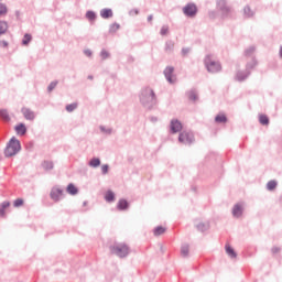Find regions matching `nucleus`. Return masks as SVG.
<instances>
[{"instance_id":"43","label":"nucleus","mask_w":282,"mask_h":282,"mask_svg":"<svg viewBox=\"0 0 282 282\" xmlns=\"http://www.w3.org/2000/svg\"><path fill=\"white\" fill-rule=\"evenodd\" d=\"M148 21H153V15H149Z\"/></svg>"},{"instance_id":"25","label":"nucleus","mask_w":282,"mask_h":282,"mask_svg":"<svg viewBox=\"0 0 282 282\" xmlns=\"http://www.w3.org/2000/svg\"><path fill=\"white\" fill-rule=\"evenodd\" d=\"M78 107V104H69L66 106V111H68V113H72V111H75Z\"/></svg>"},{"instance_id":"9","label":"nucleus","mask_w":282,"mask_h":282,"mask_svg":"<svg viewBox=\"0 0 282 282\" xmlns=\"http://www.w3.org/2000/svg\"><path fill=\"white\" fill-rule=\"evenodd\" d=\"M171 129H172L173 133H177V132L182 131V123L177 120H172Z\"/></svg>"},{"instance_id":"46","label":"nucleus","mask_w":282,"mask_h":282,"mask_svg":"<svg viewBox=\"0 0 282 282\" xmlns=\"http://www.w3.org/2000/svg\"><path fill=\"white\" fill-rule=\"evenodd\" d=\"M188 52V50H183V54H186Z\"/></svg>"},{"instance_id":"34","label":"nucleus","mask_w":282,"mask_h":282,"mask_svg":"<svg viewBox=\"0 0 282 282\" xmlns=\"http://www.w3.org/2000/svg\"><path fill=\"white\" fill-rule=\"evenodd\" d=\"M187 97L189 100H197V93L192 90V91L187 93Z\"/></svg>"},{"instance_id":"38","label":"nucleus","mask_w":282,"mask_h":282,"mask_svg":"<svg viewBox=\"0 0 282 282\" xmlns=\"http://www.w3.org/2000/svg\"><path fill=\"white\" fill-rule=\"evenodd\" d=\"M56 85H58L57 82H52L50 85H48V91H52L53 89L56 88Z\"/></svg>"},{"instance_id":"35","label":"nucleus","mask_w":282,"mask_h":282,"mask_svg":"<svg viewBox=\"0 0 282 282\" xmlns=\"http://www.w3.org/2000/svg\"><path fill=\"white\" fill-rule=\"evenodd\" d=\"M13 206H15V208H19V206H23V199L22 198H18L14 200Z\"/></svg>"},{"instance_id":"1","label":"nucleus","mask_w":282,"mask_h":282,"mask_svg":"<svg viewBox=\"0 0 282 282\" xmlns=\"http://www.w3.org/2000/svg\"><path fill=\"white\" fill-rule=\"evenodd\" d=\"M19 151H21V141L12 137L4 149V155L6 158H12L17 155Z\"/></svg>"},{"instance_id":"17","label":"nucleus","mask_w":282,"mask_h":282,"mask_svg":"<svg viewBox=\"0 0 282 282\" xmlns=\"http://www.w3.org/2000/svg\"><path fill=\"white\" fill-rule=\"evenodd\" d=\"M100 17H102V19H110V17H113V12L111 9H104L100 12Z\"/></svg>"},{"instance_id":"30","label":"nucleus","mask_w":282,"mask_h":282,"mask_svg":"<svg viewBox=\"0 0 282 282\" xmlns=\"http://www.w3.org/2000/svg\"><path fill=\"white\" fill-rule=\"evenodd\" d=\"M30 41H32V35L30 34H25L23 40H22V44L23 45H29L30 44Z\"/></svg>"},{"instance_id":"13","label":"nucleus","mask_w":282,"mask_h":282,"mask_svg":"<svg viewBox=\"0 0 282 282\" xmlns=\"http://www.w3.org/2000/svg\"><path fill=\"white\" fill-rule=\"evenodd\" d=\"M164 232H166V227H164V226H158L153 230L154 237H160V236L164 235Z\"/></svg>"},{"instance_id":"36","label":"nucleus","mask_w":282,"mask_h":282,"mask_svg":"<svg viewBox=\"0 0 282 282\" xmlns=\"http://www.w3.org/2000/svg\"><path fill=\"white\" fill-rule=\"evenodd\" d=\"M100 56L102 61H106V58H109V52H107L106 50H102L100 53Z\"/></svg>"},{"instance_id":"41","label":"nucleus","mask_w":282,"mask_h":282,"mask_svg":"<svg viewBox=\"0 0 282 282\" xmlns=\"http://www.w3.org/2000/svg\"><path fill=\"white\" fill-rule=\"evenodd\" d=\"M0 47H8V42L1 41L0 42Z\"/></svg>"},{"instance_id":"2","label":"nucleus","mask_w":282,"mask_h":282,"mask_svg":"<svg viewBox=\"0 0 282 282\" xmlns=\"http://www.w3.org/2000/svg\"><path fill=\"white\" fill-rule=\"evenodd\" d=\"M205 66L207 72L210 74H218L221 70V64L218 61L213 59L210 55H207L205 58Z\"/></svg>"},{"instance_id":"33","label":"nucleus","mask_w":282,"mask_h":282,"mask_svg":"<svg viewBox=\"0 0 282 282\" xmlns=\"http://www.w3.org/2000/svg\"><path fill=\"white\" fill-rule=\"evenodd\" d=\"M197 228H198V230H202V231L208 230L209 225L208 224H204V223H198L197 224Z\"/></svg>"},{"instance_id":"45","label":"nucleus","mask_w":282,"mask_h":282,"mask_svg":"<svg viewBox=\"0 0 282 282\" xmlns=\"http://www.w3.org/2000/svg\"><path fill=\"white\" fill-rule=\"evenodd\" d=\"M280 56L282 58V46L280 47Z\"/></svg>"},{"instance_id":"20","label":"nucleus","mask_w":282,"mask_h":282,"mask_svg":"<svg viewBox=\"0 0 282 282\" xmlns=\"http://www.w3.org/2000/svg\"><path fill=\"white\" fill-rule=\"evenodd\" d=\"M8 32V22L0 20V36Z\"/></svg>"},{"instance_id":"19","label":"nucleus","mask_w":282,"mask_h":282,"mask_svg":"<svg viewBox=\"0 0 282 282\" xmlns=\"http://www.w3.org/2000/svg\"><path fill=\"white\" fill-rule=\"evenodd\" d=\"M106 202H115L116 200V194H113L112 191H108L105 194Z\"/></svg>"},{"instance_id":"39","label":"nucleus","mask_w":282,"mask_h":282,"mask_svg":"<svg viewBox=\"0 0 282 282\" xmlns=\"http://www.w3.org/2000/svg\"><path fill=\"white\" fill-rule=\"evenodd\" d=\"M161 34H162V36H166V34H169V28L167 26H163L161 29Z\"/></svg>"},{"instance_id":"31","label":"nucleus","mask_w":282,"mask_h":282,"mask_svg":"<svg viewBox=\"0 0 282 282\" xmlns=\"http://www.w3.org/2000/svg\"><path fill=\"white\" fill-rule=\"evenodd\" d=\"M181 254H182V257H188V246L187 245L182 246Z\"/></svg>"},{"instance_id":"27","label":"nucleus","mask_w":282,"mask_h":282,"mask_svg":"<svg viewBox=\"0 0 282 282\" xmlns=\"http://www.w3.org/2000/svg\"><path fill=\"white\" fill-rule=\"evenodd\" d=\"M215 120L216 122H227L228 119L226 118V115L220 113L216 116Z\"/></svg>"},{"instance_id":"12","label":"nucleus","mask_w":282,"mask_h":282,"mask_svg":"<svg viewBox=\"0 0 282 282\" xmlns=\"http://www.w3.org/2000/svg\"><path fill=\"white\" fill-rule=\"evenodd\" d=\"M225 250H226L228 257H230V259H237V251H235V249H232V247H230V245H226Z\"/></svg>"},{"instance_id":"18","label":"nucleus","mask_w":282,"mask_h":282,"mask_svg":"<svg viewBox=\"0 0 282 282\" xmlns=\"http://www.w3.org/2000/svg\"><path fill=\"white\" fill-rule=\"evenodd\" d=\"M42 169H44V171H52V169H54V162H52V161H44L42 163Z\"/></svg>"},{"instance_id":"14","label":"nucleus","mask_w":282,"mask_h":282,"mask_svg":"<svg viewBox=\"0 0 282 282\" xmlns=\"http://www.w3.org/2000/svg\"><path fill=\"white\" fill-rule=\"evenodd\" d=\"M28 129L25 128V124L20 123L19 126L15 127V132L18 135H25Z\"/></svg>"},{"instance_id":"23","label":"nucleus","mask_w":282,"mask_h":282,"mask_svg":"<svg viewBox=\"0 0 282 282\" xmlns=\"http://www.w3.org/2000/svg\"><path fill=\"white\" fill-rule=\"evenodd\" d=\"M0 118L4 120V122H10V115L8 110H0Z\"/></svg>"},{"instance_id":"29","label":"nucleus","mask_w":282,"mask_h":282,"mask_svg":"<svg viewBox=\"0 0 282 282\" xmlns=\"http://www.w3.org/2000/svg\"><path fill=\"white\" fill-rule=\"evenodd\" d=\"M118 30H120V24L113 23L110 25L109 32H111V34H113L115 32H118Z\"/></svg>"},{"instance_id":"22","label":"nucleus","mask_w":282,"mask_h":282,"mask_svg":"<svg viewBox=\"0 0 282 282\" xmlns=\"http://www.w3.org/2000/svg\"><path fill=\"white\" fill-rule=\"evenodd\" d=\"M259 122H260V124L268 126V124H270V119L265 115H260Z\"/></svg>"},{"instance_id":"16","label":"nucleus","mask_w":282,"mask_h":282,"mask_svg":"<svg viewBox=\"0 0 282 282\" xmlns=\"http://www.w3.org/2000/svg\"><path fill=\"white\" fill-rule=\"evenodd\" d=\"M117 208L119 210H127L129 208V203L126 199H120L118 202Z\"/></svg>"},{"instance_id":"26","label":"nucleus","mask_w":282,"mask_h":282,"mask_svg":"<svg viewBox=\"0 0 282 282\" xmlns=\"http://www.w3.org/2000/svg\"><path fill=\"white\" fill-rule=\"evenodd\" d=\"M276 181H269L268 184H267V188L268 191H274V188H276Z\"/></svg>"},{"instance_id":"3","label":"nucleus","mask_w":282,"mask_h":282,"mask_svg":"<svg viewBox=\"0 0 282 282\" xmlns=\"http://www.w3.org/2000/svg\"><path fill=\"white\" fill-rule=\"evenodd\" d=\"M111 254H116L117 257H120L121 259L123 257H127L129 254V247L124 243H119L110 247Z\"/></svg>"},{"instance_id":"40","label":"nucleus","mask_w":282,"mask_h":282,"mask_svg":"<svg viewBox=\"0 0 282 282\" xmlns=\"http://www.w3.org/2000/svg\"><path fill=\"white\" fill-rule=\"evenodd\" d=\"M101 171H102L104 175H107V173H109V165H102Z\"/></svg>"},{"instance_id":"7","label":"nucleus","mask_w":282,"mask_h":282,"mask_svg":"<svg viewBox=\"0 0 282 282\" xmlns=\"http://www.w3.org/2000/svg\"><path fill=\"white\" fill-rule=\"evenodd\" d=\"M183 12L186 17H195V14H197V7H195V4H187L183 9Z\"/></svg>"},{"instance_id":"44","label":"nucleus","mask_w":282,"mask_h":282,"mask_svg":"<svg viewBox=\"0 0 282 282\" xmlns=\"http://www.w3.org/2000/svg\"><path fill=\"white\" fill-rule=\"evenodd\" d=\"M245 12H250V8H245Z\"/></svg>"},{"instance_id":"10","label":"nucleus","mask_w":282,"mask_h":282,"mask_svg":"<svg viewBox=\"0 0 282 282\" xmlns=\"http://www.w3.org/2000/svg\"><path fill=\"white\" fill-rule=\"evenodd\" d=\"M243 213V207L240 204H237L232 208V215L234 217H241Z\"/></svg>"},{"instance_id":"37","label":"nucleus","mask_w":282,"mask_h":282,"mask_svg":"<svg viewBox=\"0 0 282 282\" xmlns=\"http://www.w3.org/2000/svg\"><path fill=\"white\" fill-rule=\"evenodd\" d=\"M271 252L272 254H279V252H281V247H272Z\"/></svg>"},{"instance_id":"28","label":"nucleus","mask_w":282,"mask_h":282,"mask_svg":"<svg viewBox=\"0 0 282 282\" xmlns=\"http://www.w3.org/2000/svg\"><path fill=\"white\" fill-rule=\"evenodd\" d=\"M86 19H88V21H95L96 20V13L94 11H88L86 13Z\"/></svg>"},{"instance_id":"4","label":"nucleus","mask_w":282,"mask_h":282,"mask_svg":"<svg viewBox=\"0 0 282 282\" xmlns=\"http://www.w3.org/2000/svg\"><path fill=\"white\" fill-rule=\"evenodd\" d=\"M178 141L182 144H193V142H195V137L193 135V132L183 131L178 137Z\"/></svg>"},{"instance_id":"15","label":"nucleus","mask_w":282,"mask_h":282,"mask_svg":"<svg viewBox=\"0 0 282 282\" xmlns=\"http://www.w3.org/2000/svg\"><path fill=\"white\" fill-rule=\"evenodd\" d=\"M66 192L69 194V195H78V187H76V185L74 184H68L67 188H66Z\"/></svg>"},{"instance_id":"8","label":"nucleus","mask_w":282,"mask_h":282,"mask_svg":"<svg viewBox=\"0 0 282 282\" xmlns=\"http://www.w3.org/2000/svg\"><path fill=\"white\" fill-rule=\"evenodd\" d=\"M173 72H175V68L172 66H167L164 70L165 78L169 80V83H175V76H173Z\"/></svg>"},{"instance_id":"5","label":"nucleus","mask_w":282,"mask_h":282,"mask_svg":"<svg viewBox=\"0 0 282 282\" xmlns=\"http://www.w3.org/2000/svg\"><path fill=\"white\" fill-rule=\"evenodd\" d=\"M152 100H155V93L151 88H148L142 93V101L152 102Z\"/></svg>"},{"instance_id":"11","label":"nucleus","mask_w":282,"mask_h":282,"mask_svg":"<svg viewBox=\"0 0 282 282\" xmlns=\"http://www.w3.org/2000/svg\"><path fill=\"white\" fill-rule=\"evenodd\" d=\"M22 113L26 120H34V112L30 108H23Z\"/></svg>"},{"instance_id":"21","label":"nucleus","mask_w":282,"mask_h":282,"mask_svg":"<svg viewBox=\"0 0 282 282\" xmlns=\"http://www.w3.org/2000/svg\"><path fill=\"white\" fill-rule=\"evenodd\" d=\"M8 15V4L0 3V17H7Z\"/></svg>"},{"instance_id":"42","label":"nucleus","mask_w":282,"mask_h":282,"mask_svg":"<svg viewBox=\"0 0 282 282\" xmlns=\"http://www.w3.org/2000/svg\"><path fill=\"white\" fill-rule=\"evenodd\" d=\"M85 55H86V56H91V52H90L89 50H86V51H85Z\"/></svg>"},{"instance_id":"24","label":"nucleus","mask_w":282,"mask_h":282,"mask_svg":"<svg viewBox=\"0 0 282 282\" xmlns=\"http://www.w3.org/2000/svg\"><path fill=\"white\" fill-rule=\"evenodd\" d=\"M6 208H10V203H2L0 208V217H6Z\"/></svg>"},{"instance_id":"32","label":"nucleus","mask_w":282,"mask_h":282,"mask_svg":"<svg viewBox=\"0 0 282 282\" xmlns=\"http://www.w3.org/2000/svg\"><path fill=\"white\" fill-rule=\"evenodd\" d=\"M99 164H100V159H93L89 162V166H93L94 169H96Z\"/></svg>"},{"instance_id":"6","label":"nucleus","mask_w":282,"mask_h":282,"mask_svg":"<svg viewBox=\"0 0 282 282\" xmlns=\"http://www.w3.org/2000/svg\"><path fill=\"white\" fill-rule=\"evenodd\" d=\"M63 197V189L58 187H53L51 191V198L53 202H59V199Z\"/></svg>"}]
</instances>
